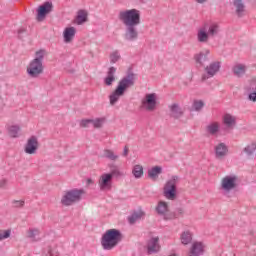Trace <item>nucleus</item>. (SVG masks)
<instances>
[{
	"label": "nucleus",
	"instance_id": "nucleus-1",
	"mask_svg": "<svg viewBox=\"0 0 256 256\" xmlns=\"http://www.w3.org/2000/svg\"><path fill=\"white\" fill-rule=\"evenodd\" d=\"M118 19L126 27L124 39L126 41H137L139 38L137 26L141 25V11L137 9L120 11Z\"/></svg>",
	"mask_w": 256,
	"mask_h": 256
},
{
	"label": "nucleus",
	"instance_id": "nucleus-2",
	"mask_svg": "<svg viewBox=\"0 0 256 256\" xmlns=\"http://www.w3.org/2000/svg\"><path fill=\"white\" fill-rule=\"evenodd\" d=\"M135 79V73L130 72L119 81L118 86L109 96L110 105H115L125 95V91L135 85Z\"/></svg>",
	"mask_w": 256,
	"mask_h": 256
},
{
	"label": "nucleus",
	"instance_id": "nucleus-3",
	"mask_svg": "<svg viewBox=\"0 0 256 256\" xmlns=\"http://www.w3.org/2000/svg\"><path fill=\"white\" fill-rule=\"evenodd\" d=\"M123 241V234L115 228L107 230L101 237V245L104 251H111Z\"/></svg>",
	"mask_w": 256,
	"mask_h": 256
},
{
	"label": "nucleus",
	"instance_id": "nucleus-4",
	"mask_svg": "<svg viewBox=\"0 0 256 256\" xmlns=\"http://www.w3.org/2000/svg\"><path fill=\"white\" fill-rule=\"evenodd\" d=\"M47 52L43 49L36 51L35 59H33L27 67V73L32 78H37L43 73V59Z\"/></svg>",
	"mask_w": 256,
	"mask_h": 256
},
{
	"label": "nucleus",
	"instance_id": "nucleus-5",
	"mask_svg": "<svg viewBox=\"0 0 256 256\" xmlns=\"http://www.w3.org/2000/svg\"><path fill=\"white\" fill-rule=\"evenodd\" d=\"M85 194L83 189H72L65 192L62 196L61 203L64 207H70V205H75L81 201V197Z\"/></svg>",
	"mask_w": 256,
	"mask_h": 256
},
{
	"label": "nucleus",
	"instance_id": "nucleus-6",
	"mask_svg": "<svg viewBox=\"0 0 256 256\" xmlns=\"http://www.w3.org/2000/svg\"><path fill=\"white\" fill-rule=\"evenodd\" d=\"M177 183H179V176H172L164 186V197L170 201L177 199Z\"/></svg>",
	"mask_w": 256,
	"mask_h": 256
},
{
	"label": "nucleus",
	"instance_id": "nucleus-7",
	"mask_svg": "<svg viewBox=\"0 0 256 256\" xmlns=\"http://www.w3.org/2000/svg\"><path fill=\"white\" fill-rule=\"evenodd\" d=\"M239 187V176L227 175L221 179V189L226 193H231V191L237 189Z\"/></svg>",
	"mask_w": 256,
	"mask_h": 256
},
{
	"label": "nucleus",
	"instance_id": "nucleus-8",
	"mask_svg": "<svg viewBox=\"0 0 256 256\" xmlns=\"http://www.w3.org/2000/svg\"><path fill=\"white\" fill-rule=\"evenodd\" d=\"M156 213L163 217L165 221H171V219H177V215L169 211V203L165 201H159L156 206Z\"/></svg>",
	"mask_w": 256,
	"mask_h": 256
},
{
	"label": "nucleus",
	"instance_id": "nucleus-9",
	"mask_svg": "<svg viewBox=\"0 0 256 256\" xmlns=\"http://www.w3.org/2000/svg\"><path fill=\"white\" fill-rule=\"evenodd\" d=\"M221 69V62H212L204 68V74L201 76V82L205 83L207 79L215 77V74Z\"/></svg>",
	"mask_w": 256,
	"mask_h": 256
},
{
	"label": "nucleus",
	"instance_id": "nucleus-10",
	"mask_svg": "<svg viewBox=\"0 0 256 256\" xmlns=\"http://www.w3.org/2000/svg\"><path fill=\"white\" fill-rule=\"evenodd\" d=\"M142 105L146 111H155L157 109V94H146L145 98L142 100Z\"/></svg>",
	"mask_w": 256,
	"mask_h": 256
},
{
	"label": "nucleus",
	"instance_id": "nucleus-11",
	"mask_svg": "<svg viewBox=\"0 0 256 256\" xmlns=\"http://www.w3.org/2000/svg\"><path fill=\"white\" fill-rule=\"evenodd\" d=\"M37 149H39V140H37L36 136H31L27 140L24 151L27 155H35L37 153Z\"/></svg>",
	"mask_w": 256,
	"mask_h": 256
},
{
	"label": "nucleus",
	"instance_id": "nucleus-12",
	"mask_svg": "<svg viewBox=\"0 0 256 256\" xmlns=\"http://www.w3.org/2000/svg\"><path fill=\"white\" fill-rule=\"evenodd\" d=\"M98 185L101 189V191H107L111 189L113 185V178L111 177V174L104 173L100 176V179L98 181Z\"/></svg>",
	"mask_w": 256,
	"mask_h": 256
},
{
	"label": "nucleus",
	"instance_id": "nucleus-13",
	"mask_svg": "<svg viewBox=\"0 0 256 256\" xmlns=\"http://www.w3.org/2000/svg\"><path fill=\"white\" fill-rule=\"evenodd\" d=\"M168 109L170 111V117L172 119H181L183 115L185 114V111H183V108H181V105L179 103H172L168 106Z\"/></svg>",
	"mask_w": 256,
	"mask_h": 256
},
{
	"label": "nucleus",
	"instance_id": "nucleus-14",
	"mask_svg": "<svg viewBox=\"0 0 256 256\" xmlns=\"http://www.w3.org/2000/svg\"><path fill=\"white\" fill-rule=\"evenodd\" d=\"M161 251V245H159V237L151 238L147 243L148 255H153Z\"/></svg>",
	"mask_w": 256,
	"mask_h": 256
},
{
	"label": "nucleus",
	"instance_id": "nucleus-15",
	"mask_svg": "<svg viewBox=\"0 0 256 256\" xmlns=\"http://www.w3.org/2000/svg\"><path fill=\"white\" fill-rule=\"evenodd\" d=\"M52 10L53 4L51 2H45L44 5L38 8L37 21H43V19H45V15H47V13H51Z\"/></svg>",
	"mask_w": 256,
	"mask_h": 256
},
{
	"label": "nucleus",
	"instance_id": "nucleus-16",
	"mask_svg": "<svg viewBox=\"0 0 256 256\" xmlns=\"http://www.w3.org/2000/svg\"><path fill=\"white\" fill-rule=\"evenodd\" d=\"M214 150L216 159H225V157H227V153H229L227 144L223 142L216 145Z\"/></svg>",
	"mask_w": 256,
	"mask_h": 256
},
{
	"label": "nucleus",
	"instance_id": "nucleus-17",
	"mask_svg": "<svg viewBox=\"0 0 256 256\" xmlns=\"http://www.w3.org/2000/svg\"><path fill=\"white\" fill-rule=\"evenodd\" d=\"M232 73L234 77H237L238 79H241L242 77H245L247 74V65L243 63H238L232 67Z\"/></svg>",
	"mask_w": 256,
	"mask_h": 256
},
{
	"label": "nucleus",
	"instance_id": "nucleus-18",
	"mask_svg": "<svg viewBox=\"0 0 256 256\" xmlns=\"http://www.w3.org/2000/svg\"><path fill=\"white\" fill-rule=\"evenodd\" d=\"M76 33H77V30L75 29V27L65 28L63 32L64 43H72L73 39H75Z\"/></svg>",
	"mask_w": 256,
	"mask_h": 256
},
{
	"label": "nucleus",
	"instance_id": "nucleus-19",
	"mask_svg": "<svg viewBox=\"0 0 256 256\" xmlns=\"http://www.w3.org/2000/svg\"><path fill=\"white\" fill-rule=\"evenodd\" d=\"M203 27L206 29L208 37H215V35L219 34V25L215 23H204Z\"/></svg>",
	"mask_w": 256,
	"mask_h": 256
},
{
	"label": "nucleus",
	"instance_id": "nucleus-20",
	"mask_svg": "<svg viewBox=\"0 0 256 256\" xmlns=\"http://www.w3.org/2000/svg\"><path fill=\"white\" fill-rule=\"evenodd\" d=\"M209 53L210 51L209 50H205L204 52H200L198 54H196L194 56V59L196 61V63H198V65H205V63H208L209 62Z\"/></svg>",
	"mask_w": 256,
	"mask_h": 256
},
{
	"label": "nucleus",
	"instance_id": "nucleus-21",
	"mask_svg": "<svg viewBox=\"0 0 256 256\" xmlns=\"http://www.w3.org/2000/svg\"><path fill=\"white\" fill-rule=\"evenodd\" d=\"M115 73H117V68L112 66L108 69L107 76L104 79V83L107 87H111V85H113L115 81Z\"/></svg>",
	"mask_w": 256,
	"mask_h": 256
},
{
	"label": "nucleus",
	"instance_id": "nucleus-22",
	"mask_svg": "<svg viewBox=\"0 0 256 256\" xmlns=\"http://www.w3.org/2000/svg\"><path fill=\"white\" fill-rule=\"evenodd\" d=\"M209 34L206 31L204 26L200 27L197 31V41L198 43H208L209 42Z\"/></svg>",
	"mask_w": 256,
	"mask_h": 256
},
{
	"label": "nucleus",
	"instance_id": "nucleus-23",
	"mask_svg": "<svg viewBox=\"0 0 256 256\" xmlns=\"http://www.w3.org/2000/svg\"><path fill=\"white\" fill-rule=\"evenodd\" d=\"M233 6L235 7V13L237 17H243L245 15V3L243 0H233Z\"/></svg>",
	"mask_w": 256,
	"mask_h": 256
},
{
	"label": "nucleus",
	"instance_id": "nucleus-24",
	"mask_svg": "<svg viewBox=\"0 0 256 256\" xmlns=\"http://www.w3.org/2000/svg\"><path fill=\"white\" fill-rule=\"evenodd\" d=\"M108 167L110 169V173H107V174L110 175L112 179H113V177H123V175H125L121 171L119 166H117L115 163L108 164Z\"/></svg>",
	"mask_w": 256,
	"mask_h": 256
},
{
	"label": "nucleus",
	"instance_id": "nucleus-25",
	"mask_svg": "<svg viewBox=\"0 0 256 256\" xmlns=\"http://www.w3.org/2000/svg\"><path fill=\"white\" fill-rule=\"evenodd\" d=\"M161 173H163V168L161 166H154L148 170V177L153 181H157V178Z\"/></svg>",
	"mask_w": 256,
	"mask_h": 256
},
{
	"label": "nucleus",
	"instance_id": "nucleus-26",
	"mask_svg": "<svg viewBox=\"0 0 256 256\" xmlns=\"http://www.w3.org/2000/svg\"><path fill=\"white\" fill-rule=\"evenodd\" d=\"M223 123L226 125V127L232 129V127H235L237 123V118L231 114H225L223 117Z\"/></svg>",
	"mask_w": 256,
	"mask_h": 256
},
{
	"label": "nucleus",
	"instance_id": "nucleus-27",
	"mask_svg": "<svg viewBox=\"0 0 256 256\" xmlns=\"http://www.w3.org/2000/svg\"><path fill=\"white\" fill-rule=\"evenodd\" d=\"M145 212L143 210L134 211L131 216L128 217V221L130 225H133L137 220L141 219V217H144Z\"/></svg>",
	"mask_w": 256,
	"mask_h": 256
},
{
	"label": "nucleus",
	"instance_id": "nucleus-28",
	"mask_svg": "<svg viewBox=\"0 0 256 256\" xmlns=\"http://www.w3.org/2000/svg\"><path fill=\"white\" fill-rule=\"evenodd\" d=\"M103 157H105V159H109V161H117V159H119V155L115 154L111 149H104Z\"/></svg>",
	"mask_w": 256,
	"mask_h": 256
},
{
	"label": "nucleus",
	"instance_id": "nucleus-29",
	"mask_svg": "<svg viewBox=\"0 0 256 256\" xmlns=\"http://www.w3.org/2000/svg\"><path fill=\"white\" fill-rule=\"evenodd\" d=\"M206 131L209 133V135H217V133H219V122L209 124L206 127Z\"/></svg>",
	"mask_w": 256,
	"mask_h": 256
},
{
	"label": "nucleus",
	"instance_id": "nucleus-30",
	"mask_svg": "<svg viewBox=\"0 0 256 256\" xmlns=\"http://www.w3.org/2000/svg\"><path fill=\"white\" fill-rule=\"evenodd\" d=\"M191 241H193V234H191V232L186 231L181 234L182 245H189Z\"/></svg>",
	"mask_w": 256,
	"mask_h": 256
},
{
	"label": "nucleus",
	"instance_id": "nucleus-31",
	"mask_svg": "<svg viewBox=\"0 0 256 256\" xmlns=\"http://www.w3.org/2000/svg\"><path fill=\"white\" fill-rule=\"evenodd\" d=\"M86 21H87V12H85L84 10H79L76 18L77 25H83V23H86Z\"/></svg>",
	"mask_w": 256,
	"mask_h": 256
},
{
	"label": "nucleus",
	"instance_id": "nucleus-32",
	"mask_svg": "<svg viewBox=\"0 0 256 256\" xmlns=\"http://www.w3.org/2000/svg\"><path fill=\"white\" fill-rule=\"evenodd\" d=\"M132 174L134 175L135 179H141L144 174L143 167L139 164L135 165L132 169Z\"/></svg>",
	"mask_w": 256,
	"mask_h": 256
},
{
	"label": "nucleus",
	"instance_id": "nucleus-33",
	"mask_svg": "<svg viewBox=\"0 0 256 256\" xmlns=\"http://www.w3.org/2000/svg\"><path fill=\"white\" fill-rule=\"evenodd\" d=\"M19 131H21V127L14 125V126H10L8 128V135L12 138H17L19 137Z\"/></svg>",
	"mask_w": 256,
	"mask_h": 256
},
{
	"label": "nucleus",
	"instance_id": "nucleus-34",
	"mask_svg": "<svg viewBox=\"0 0 256 256\" xmlns=\"http://www.w3.org/2000/svg\"><path fill=\"white\" fill-rule=\"evenodd\" d=\"M205 107V102L203 100H194L192 104L193 111H201Z\"/></svg>",
	"mask_w": 256,
	"mask_h": 256
},
{
	"label": "nucleus",
	"instance_id": "nucleus-35",
	"mask_svg": "<svg viewBox=\"0 0 256 256\" xmlns=\"http://www.w3.org/2000/svg\"><path fill=\"white\" fill-rule=\"evenodd\" d=\"M91 123L95 129H101L103 127V123H105V118H97L92 120Z\"/></svg>",
	"mask_w": 256,
	"mask_h": 256
},
{
	"label": "nucleus",
	"instance_id": "nucleus-36",
	"mask_svg": "<svg viewBox=\"0 0 256 256\" xmlns=\"http://www.w3.org/2000/svg\"><path fill=\"white\" fill-rule=\"evenodd\" d=\"M256 151V144L255 143H251L249 145H247L244 148V153H246V155H253V153Z\"/></svg>",
	"mask_w": 256,
	"mask_h": 256
},
{
	"label": "nucleus",
	"instance_id": "nucleus-37",
	"mask_svg": "<svg viewBox=\"0 0 256 256\" xmlns=\"http://www.w3.org/2000/svg\"><path fill=\"white\" fill-rule=\"evenodd\" d=\"M9 237H11V230H0V241L9 239Z\"/></svg>",
	"mask_w": 256,
	"mask_h": 256
},
{
	"label": "nucleus",
	"instance_id": "nucleus-38",
	"mask_svg": "<svg viewBox=\"0 0 256 256\" xmlns=\"http://www.w3.org/2000/svg\"><path fill=\"white\" fill-rule=\"evenodd\" d=\"M119 59H121V55H119L118 51H115L110 55L111 63H117V61H119Z\"/></svg>",
	"mask_w": 256,
	"mask_h": 256
},
{
	"label": "nucleus",
	"instance_id": "nucleus-39",
	"mask_svg": "<svg viewBox=\"0 0 256 256\" xmlns=\"http://www.w3.org/2000/svg\"><path fill=\"white\" fill-rule=\"evenodd\" d=\"M39 233L38 229H32L28 231L29 239H35V236Z\"/></svg>",
	"mask_w": 256,
	"mask_h": 256
},
{
	"label": "nucleus",
	"instance_id": "nucleus-40",
	"mask_svg": "<svg viewBox=\"0 0 256 256\" xmlns=\"http://www.w3.org/2000/svg\"><path fill=\"white\" fill-rule=\"evenodd\" d=\"M174 215H176V219L178 217H183V213H185V210L183 208H177L175 212H172Z\"/></svg>",
	"mask_w": 256,
	"mask_h": 256
},
{
	"label": "nucleus",
	"instance_id": "nucleus-41",
	"mask_svg": "<svg viewBox=\"0 0 256 256\" xmlns=\"http://www.w3.org/2000/svg\"><path fill=\"white\" fill-rule=\"evenodd\" d=\"M93 121L92 119H85L80 121V127H89V124Z\"/></svg>",
	"mask_w": 256,
	"mask_h": 256
},
{
	"label": "nucleus",
	"instance_id": "nucleus-42",
	"mask_svg": "<svg viewBox=\"0 0 256 256\" xmlns=\"http://www.w3.org/2000/svg\"><path fill=\"white\" fill-rule=\"evenodd\" d=\"M13 205L15 207H23V205H25V201H23V200H14Z\"/></svg>",
	"mask_w": 256,
	"mask_h": 256
},
{
	"label": "nucleus",
	"instance_id": "nucleus-43",
	"mask_svg": "<svg viewBox=\"0 0 256 256\" xmlns=\"http://www.w3.org/2000/svg\"><path fill=\"white\" fill-rule=\"evenodd\" d=\"M7 179L0 180V189H7Z\"/></svg>",
	"mask_w": 256,
	"mask_h": 256
},
{
	"label": "nucleus",
	"instance_id": "nucleus-44",
	"mask_svg": "<svg viewBox=\"0 0 256 256\" xmlns=\"http://www.w3.org/2000/svg\"><path fill=\"white\" fill-rule=\"evenodd\" d=\"M249 101H253V103L256 102V92H252L248 96Z\"/></svg>",
	"mask_w": 256,
	"mask_h": 256
},
{
	"label": "nucleus",
	"instance_id": "nucleus-45",
	"mask_svg": "<svg viewBox=\"0 0 256 256\" xmlns=\"http://www.w3.org/2000/svg\"><path fill=\"white\" fill-rule=\"evenodd\" d=\"M129 155V147L125 146L123 150V157H127Z\"/></svg>",
	"mask_w": 256,
	"mask_h": 256
},
{
	"label": "nucleus",
	"instance_id": "nucleus-46",
	"mask_svg": "<svg viewBox=\"0 0 256 256\" xmlns=\"http://www.w3.org/2000/svg\"><path fill=\"white\" fill-rule=\"evenodd\" d=\"M209 0H196V3L199 5H204V3H207Z\"/></svg>",
	"mask_w": 256,
	"mask_h": 256
},
{
	"label": "nucleus",
	"instance_id": "nucleus-47",
	"mask_svg": "<svg viewBox=\"0 0 256 256\" xmlns=\"http://www.w3.org/2000/svg\"><path fill=\"white\" fill-rule=\"evenodd\" d=\"M87 183H88V185H91V184H93V180H92L91 178H89V179L87 180Z\"/></svg>",
	"mask_w": 256,
	"mask_h": 256
},
{
	"label": "nucleus",
	"instance_id": "nucleus-48",
	"mask_svg": "<svg viewBox=\"0 0 256 256\" xmlns=\"http://www.w3.org/2000/svg\"><path fill=\"white\" fill-rule=\"evenodd\" d=\"M21 33H25V30L24 29L18 30V34L21 35Z\"/></svg>",
	"mask_w": 256,
	"mask_h": 256
},
{
	"label": "nucleus",
	"instance_id": "nucleus-49",
	"mask_svg": "<svg viewBox=\"0 0 256 256\" xmlns=\"http://www.w3.org/2000/svg\"><path fill=\"white\" fill-rule=\"evenodd\" d=\"M50 256H59V254H53L50 252Z\"/></svg>",
	"mask_w": 256,
	"mask_h": 256
},
{
	"label": "nucleus",
	"instance_id": "nucleus-50",
	"mask_svg": "<svg viewBox=\"0 0 256 256\" xmlns=\"http://www.w3.org/2000/svg\"><path fill=\"white\" fill-rule=\"evenodd\" d=\"M253 83H256V77L252 78Z\"/></svg>",
	"mask_w": 256,
	"mask_h": 256
}]
</instances>
